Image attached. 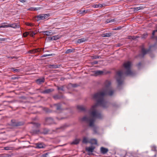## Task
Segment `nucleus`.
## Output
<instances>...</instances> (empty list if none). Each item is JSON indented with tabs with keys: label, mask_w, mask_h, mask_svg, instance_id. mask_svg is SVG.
<instances>
[{
	"label": "nucleus",
	"mask_w": 157,
	"mask_h": 157,
	"mask_svg": "<svg viewBox=\"0 0 157 157\" xmlns=\"http://www.w3.org/2000/svg\"><path fill=\"white\" fill-rule=\"evenodd\" d=\"M90 126H92L93 125L92 124V120L91 119H90Z\"/></svg>",
	"instance_id": "nucleus-30"
},
{
	"label": "nucleus",
	"mask_w": 157,
	"mask_h": 157,
	"mask_svg": "<svg viewBox=\"0 0 157 157\" xmlns=\"http://www.w3.org/2000/svg\"><path fill=\"white\" fill-rule=\"evenodd\" d=\"M99 6H100L99 4L94 5H93L92 7H93L96 8H98V7H99Z\"/></svg>",
	"instance_id": "nucleus-23"
},
{
	"label": "nucleus",
	"mask_w": 157,
	"mask_h": 157,
	"mask_svg": "<svg viewBox=\"0 0 157 157\" xmlns=\"http://www.w3.org/2000/svg\"><path fill=\"white\" fill-rule=\"evenodd\" d=\"M52 55V54H45L43 55L41 57H46L48 56H50Z\"/></svg>",
	"instance_id": "nucleus-24"
},
{
	"label": "nucleus",
	"mask_w": 157,
	"mask_h": 157,
	"mask_svg": "<svg viewBox=\"0 0 157 157\" xmlns=\"http://www.w3.org/2000/svg\"><path fill=\"white\" fill-rule=\"evenodd\" d=\"M7 23H6L4 22L3 23L1 24V25L0 26V28H8V27H10V25H9V24H8L7 25H6Z\"/></svg>",
	"instance_id": "nucleus-10"
},
{
	"label": "nucleus",
	"mask_w": 157,
	"mask_h": 157,
	"mask_svg": "<svg viewBox=\"0 0 157 157\" xmlns=\"http://www.w3.org/2000/svg\"><path fill=\"white\" fill-rule=\"evenodd\" d=\"M29 35L33 37L36 34V33L33 31H30L29 32Z\"/></svg>",
	"instance_id": "nucleus-20"
},
{
	"label": "nucleus",
	"mask_w": 157,
	"mask_h": 157,
	"mask_svg": "<svg viewBox=\"0 0 157 157\" xmlns=\"http://www.w3.org/2000/svg\"><path fill=\"white\" fill-rule=\"evenodd\" d=\"M43 33L44 35L47 36L51 35L54 34V33L52 32V31H45L43 32Z\"/></svg>",
	"instance_id": "nucleus-7"
},
{
	"label": "nucleus",
	"mask_w": 157,
	"mask_h": 157,
	"mask_svg": "<svg viewBox=\"0 0 157 157\" xmlns=\"http://www.w3.org/2000/svg\"><path fill=\"white\" fill-rule=\"evenodd\" d=\"M128 156L130 157V156L128 155Z\"/></svg>",
	"instance_id": "nucleus-46"
},
{
	"label": "nucleus",
	"mask_w": 157,
	"mask_h": 157,
	"mask_svg": "<svg viewBox=\"0 0 157 157\" xmlns=\"http://www.w3.org/2000/svg\"><path fill=\"white\" fill-rule=\"evenodd\" d=\"M5 149L6 150H9V147H5Z\"/></svg>",
	"instance_id": "nucleus-36"
},
{
	"label": "nucleus",
	"mask_w": 157,
	"mask_h": 157,
	"mask_svg": "<svg viewBox=\"0 0 157 157\" xmlns=\"http://www.w3.org/2000/svg\"><path fill=\"white\" fill-rule=\"evenodd\" d=\"M21 2H25V1L24 0H22L21 1Z\"/></svg>",
	"instance_id": "nucleus-38"
},
{
	"label": "nucleus",
	"mask_w": 157,
	"mask_h": 157,
	"mask_svg": "<svg viewBox=\"0 0 157 157\" xmlns=\"http://www.w3.org/2000/svg\"><path fill=\"white\" fill-rule=\"evenodd\" d=\"M111 33H106L102 34L101 36L103 37H109L111 36Z\"/></svg>",
	"instance_id": "nucleus-15"
},
{
	"label": "nucleus",
	"mask_w": 157,
	"mask_h": 157,
	"mask_svg": "<svg viewBox=\"0 0 157 157\" xmlns=\"http://www.w3.org/2000/svg\"><path fill=\"white\" fill-rule=\"evenodd\" d=\"M113 93V92L112 91H110L109 93V95H111Z\"/></svg>",
	"instance_id": "nucleus-34"
},
{
	"label": "nucleus",
	"mask_w": 157,
	"mask_h": 157,
	"mask_svg": "<svg viewBox=\"0 0 157 157\" xmlns=\"http://www.w3.org/2000/svg\"><path fill=\"white\" fill-rule=\"evenodd\" d=\"M117 75L120 76L121 75V73L120 72H118L117 74Z\"/></svg>",
	"instance_id": "nucleus-37"
},
{
	"label": "nucleus",
	"mask_w": 157,
	"mask_h": 157,
	"mask_svg": "<svg viewBox=\"0 0 157 157\" xmlns=\"http://www.w3.org/2000/svg\"><path fill=\"white\" fill-rule=\"evenodd\" d=\"M34 8L35 9V10H38L40 9V8Z\"/></svg>",
	"instance_id": "nucleus-35"
},
{
	"label": "nucleus",
	"mask_w": 157,
	"mask_h": 157,
	"mask_svg": "<svg viewBox=\"0 0 157 157\" xmlns=\"http://www.w3.org/2000/svg\"><path fill=\"white\" fill-rule=\"evenodd\" d=\"M118 81V83H119V81Z\"/></svg>",
	"instance_id": "nucleus-45"
},
{
	"label": "nucleus",
	"mask_w": 157,
	"mask_h": 157,
	"mask_svg": "<svg viewBox=\"0 0 157 157\" xmlns=\"http://www.w3.org/2000/svg\"><path fill=\"white\" fill-rule=\"evenodd\" d=\"M92 144H97V142L96 140L94 139H91L90 142Z\"/></svg>",
	"instance_id": "nucleus-13"
},
{
	"label": "nucleus",
	"mask_w": 157,
	"mask_h": 157,
	"mask_svg": "<svg viewBox=\"0 0 157 157\" xmlns=\"http://www.w3.org/2000/svg\"><path fill=\"white\" fill-rule=\"evenodd\" d=\"M95 147L94 146H91L90 147H89L86 148V150L88 152L89 155L92 153L95 149Z\"/></svg>",
	"instance_id": "nucleus-4"
},
{
	"label": "nucleus",
	"mask_w": 157,
	"mask_h": 157,
	"mask_svg": "<svg viewBox=\"0 0 157 157\" xmlns=\"http://www.w3.org/2000/svg\"><path fill=\"white\" fill-rule=\"evenodd\" d=\"M34 8H29V10H31V11H35V9Z\"/></svg>",
	"instance_id": "nucleus-31"
},
{
	"label": "nucleus",
	"mask_w": 157,
	"mask_h": 157,
	"mask_svg": "<svg viewBox=\"0 0 157 157\" xmlns=\"http://www.w3.org/2000/svg\"><path fill=\"white\" fill-rule=\"evenodd\" d=\"M103 72L102 71H98L95 72V74L96 75H101L103 73Z\"/></svg>",
	"instance_id": "nucleus-16"
},
{
	"label": "nucleus",
	"mask_w": 157,
	"mask_h": 157,
	"mask_svg": "<svg viewBox=\"0 0 157 157\" xmlns=\"http://www.w3.org/2000/svg\"><path fill=\"white\" fill-rule=\"evenodd\" d=\"M48 155L47 154H45L42 155L41 157H47Z\"/></svg>",
	"instance_id": "nucleus-29"
},
{
	"label": "nucleus",
	"mask_w": 157,
	"mask_h": 157,
	"mask_svg": "<svg viewBox=\"0 0 157 157\" xmlns=\"http://www.w3.org/2000/svg\"><path fill=\"white\" fill-rule=\"evenodd\" d=\"M29 34V33L27 32L24 33L23 34V35L24 37H26Z\"/></svg>",
	"instance_id": "nucleus-25"
},
{
	"label": "nucleus",
	"mask_w": 157,
	"mask_h": 157,
	"mask_svg": "<svg viewBox=\"0 0 157 157\" xmlns=\"http://www.w3.org/2000/svg\"><path fill=\"white\" fill-rule=\"evenodd\" d=\"M13 58H14V57H11V58L12 59H13Z\"/></svg>",
	"instance_id": "nucleus-43"
},
{
	"label": "nucleus",
	"mask_w": 157,
	"mask_h": 157,
	"mask_svg": "<svg viewBox=\"0 0 157 157\" xmlns=\"http://www.w3.org/2000/svg\"><path fill=\"white\" fill-rule=\"evenodd\" d=\"M157 30H154V31H153V32L152 33V35H153V36H154L155 35V33L156 32H157Z\"/></svg>",
	"instance_id": "nucleus-33"
},
{
	"label": "nucleus",
	"mask_w": 157,
	"mask_h": 157,
	"mask_svg": "<svg viewBox=\"0 0 157 157\" xmlns=\"http://www.w3.org/2000/svg\"><path fill=\"white\" fill-rule=\"evenodd\" d=\"M12 69L14 71H18V70L16 69H14L13 68H12Z\"/></svg>",
	"instance_id": "nucleus-32"
},
{
	"label": "nucleus",
	"mask_w": 157,
	"mask_h": 157,
	"mask_svg": "<svg viewBox=\"0 0 157 157\" xmlns=\"http://www.w3.org/2000/svg\"><path fill=\"white\" fill-rule=\"evenodd\" d=\"M80 140L79 139H76L73 141L72 143L71 144H78Z\"/></svg>",
	"instance_id": "nucleus-17"
},
{
	"label": "nucleus",
	"mask_w": 157,
	"mask_h": 157,
	"mask_svg": "<svg viewBox=\"0 0 157 157\" xmlns=\"http://www.w3.org/2000/svg\"><path fill=\"white\" fill-rule=\"evenodd\" d=\"M97 106V104H96L92 106L91 108L90 116L91 118L93 119H95L97 117L95 110Z\"/></svg>",
	"instance_id": "nucleus-1"
},
{
	"label": "nucleus",
	"mask_w": 157,
	"mask_h": 157,
	"mask_svg": "<svg viewBox=\"0 0 157 157\" xmlns=\"http://www.w3.org/2000/svg\"><path fill=\"white\" fill-rule=\"evenodd\" d=\"M9 25L10 26V27H12L14 29L19 28L20 27V25L18 23L9 24Z\"/></svg>",
	"instance_id": "nucleus-5"
},
{
	"label": "nucleus",
	"mask_w": 157,
	"mask_h": 157,
	"mask_svg": "<svg viewBox=\"0 0 157 157\" xmlns=\"http://www.w3.org/2000/svg\"><path fill=\"white\" fill-rule=\"evenodd\" d=\"M53 90L52 89H49L47 90L44 91V92L46 93H48Z\"/></svg>",
	"instance_id": "nucleus-22"
},
{
	"label": "nucleus",
	"mask_w": 157,
	"mask_h": 157,
	"mask_svg": "<svg viewBox=\"0 0 157 157\" xmlns=\"http://www.w3.org/2000/svg\"><path fill=\"white\" fill-rule=\"evenodd\" d=\"M48 39L49 40H54L53 39V36L48 37Z\"/></svg>",
	"instance_id": "nucleus-28"
},
{
	"label": "nucleus",
	"mask_w": 157,
	"mask_h": 157,
	"mask_svg": "<svg viewBox=\"0 0 157 157\" xmlns=\"http://www.w3.org/2000/svg\"><path fill=\"white\" fill-rule=\"evenodd\" d=\"M100 5V6H99V7H102L103 6V5L101 4H100L99 5Z\"/></svg>",
	"instance_id": "nucleus-40"
},
{
	"label": "nucleus",
	"mask_w": 157,
	"mask_h": 157,
	"mask_svg": "<svg viewBox=\"0 0 157 157\" xmlns=\"http://www.w3.org/2000/svg\"><path fill=\"white\" fill-rule=\"evenodd\" d=\"M73 50H74V49H73V50L71 49H67L65 52V53H69L71 52H73Z\"/></svg>",
	"instance_id": "nucleus-21"
},
{
	"label": "nucleus",
	"mask_w": 157,
	"mask_h": 157,
	"mask_svg": "<svg viewBox=\"0 0 157 157\" xmlns=\"http://www.w3.org/2000/svg\"><path fill=\"white\" fill-rule=\"evenodd\" d=\"M144 8V7L142 6H140L138 7H136L134 8V10L135 11H137L138 10H142Z\"/></svg>",
	"instance_id": "nucleus-14"
},
{
	"label": "nucleus",
	"mask_w": 157,
	"mask_h": 157,
	"mask_svg": "<svg viewBox=\"0 0 157 157\" xmlns=\"http://www.w3.org/2000/svg\"><path fill=\"white\" fill-rule=\"evenodd\" d=\"M86 40V39L85 38H81L78 40L77 42L78 43H81Z\"/></svg>",
	"instance_id": "nucleus-12"
},
{
	"label": "nucleus",
	"mask_w": 157,
	"mask_h": 157,
	"mask_svg": "<svg viewBox=\"0 0 157 157\" xmlns=\"http://www.w3.org/2000/svg\"><path fill=\"white\" fill-rule=\"evenodd\" d=\"M118 29V28H116L115 29H114V30H117V29Z\"/></svg>",
	"instance_id": "nucleus-42"
},
{
	"label": "nucleus",
	"mask_w": 157,
	"mask_h": 157,
	"mask_svg": "<svg viewBox=\"0 0 157 157\" xmlns=\"http://www.w3.org/2000/svg\"><path fill=\"white\" fill-rule=\"evenodd\" d=\"M114 21V20H113V19H112V20H108L107 21V23H109V22H112Z\"/></svg>",
	"instance_id": "nucleus-27"
},
{
	"label": "nucleus",
	"mask_w": 157,
	"mask_h": 157,
	"mask_svg": "<svg viewBox=\"0 0 157 157\" xmlns=\"http://www.w3.org/2000/svg\"><path fill=\"white\" fill-rule=\"evenodd\" d=\"M109 150L107 148H105L103 147H101L100 148V151L101 153L103 154L106 153Z\"/></svg>",
	"instance_id": "nucleus-6"
},
{
	"label": "nucleus",
	"mask_w": 157,
	"mask_h": 157,
	"mask_svg": "<svg viewBox=\"0 0 157 157\" xmlns=\"http://www.w3.org/2000/svg\"><path fill=\"white\" fill-rule=\"evenodd\" d=\"M3 40L2 39L0 38V40Z\"/></svg>",
	"instance_id": "nucleus-41"
},
{
	"label": "nucleus",
	"mask_w": 157,
	"mask_h": 157,
	"mask_svg": "<svg viewBox=\"0 0 157 157\" xmlns=\"http://www.w3.org/2000/svg\"><path fill=\"white\" fill-rule=\"evenodd\" d=\"M60 37V36L58 35H56L53 36V39L54 40H56L59 39Z\"/></svg>",
	"instance_id": "nucleus-18"
},
{
	"label": "nucleus",
	"mask_w": 157,
	"mask_h": 157,
	"mask_svg": "<svg viewBox=\"0 0 157 157\" xmlns=\"http://www.w3.org/2000/svg\"><path fill=\"white\" fill-rule=\"evenodd\" d=\"M88 142V139L86 137H84L82 140V142L84 143H87Z\"/></svg>",
	"instance_id": "nucleus-19"
},
{
	"label": "nucleus",
	"mask_w": 157,
	"mask_h": 157,
	"mask_svg": "<svg viewBox=\"0 0 157 157\" xmlns=\"http://www.w3.org/2000/svg\"><path fill=\"white\" fill-rule=\"evenodd\" d=\"M37 52H39V51L38 50H37ZM35 52H37L36 50Z\"/></svg>",
	"instance_id": "nucleus-44"
},
{
	"label": "nucleus",
	"mask_w": 157,
	"mask_h": 157,
	"mask_svg": "<svg viewBox=\"0 0 157 157\" xmlns=\"http://www.w3.org/2000/svg\"><path fill=\"white\" fill-rule=\"evenodd\" d=\"M49 16V15L48 14H39L36 16V18H37V21L41 20H44L45 19L47 18Z\"/></svg>",
	"instance_id": "nucleus-2"
},
{
	"label": "nucleus",
	"mask_w": 157,
	"mask_h": 157,
	"mask_svg": "<svg viewBox=\"0 0 157 157\" xmlns=\"http://www.w3.org/2000/svg\"><path fill=\"white\" fill-rule=\"evenodd\" d=\"M131 65V63L130 62H128L124 63V66L126 69L129 70Z\"/></svg>",
	"instance_id": "nucleus-8"
},
{
	"label": "nucleus",
	"mask_w": 157,
	"mask_h": 157,
	"mask_svg": "<svg viewBox=\"0 0 157 157\" xmlns=\"http://www.w3.org/2000/svg\"><path fill=\"white\" fill-rule=\"evenodd\" d=\"M26 25H27L28 26H32L33 25L32 23H26Z\"/></svg>",
	"instance_id": "nucleus-26"
},
{
	"label": "nucleus",
	"mask_w": 157,
	"mask_h": 157,
	"mask_svg": "<svg viewBox=\"0 0 157 157\" xmlns=\"http://www.w3.org/2000/svg\"><path fill=\"white\" fill-rule=\"evenodd\" d=\"M45 145L43 144L40 143L36 144V147L38 148H42L45 147Z\"/></svg>",
	"instance_id": "nucleus-9"
},
{
	"label": "nucleus",
	"mask_w": 157,
	"mask_h": 157,
	"mask_svg": "<svg viewBox=\"0 0 157 157\" xmlns=\"http://www.w3.org/2000/svg\"><path fill=\"white\" fill-rule=\"evenodd\" d=\"M105 94V93L104 92H101L100 93H97V94H95L94 95L93 97V98L95 99L97 98H100Z\"/></svg>",
	"instance_id": "nucleus-3"
},
{
	"label": "nucleus",
	"mask_w": 157,
	"mask_h": 157,
	"mask_svg": "<svg viewBox=\"0 0 157 157\" xmlns=\"http://www.w3.org/2000/svg\"><path fill=\"white\" fill-rule=\"evenodd\" d=\"M130 72V71H128L127 72V74H130V73H129V72Z\"/></svg>",
	"instance_id": "nucleus-39"
},
{
	"label": "nucleus",
	"mask_w": 157,
	"mask_h": 157,
	"mask_svg": "<svg viewBox=\"0 0 157 157\" xmlns=\"http://www.w3.org/2000/svg\"><path fill=\"white\" fill-rule=\"evenodd\" d=\"M44 78H42L37 80L36 82L38 84H40L44 82Z\"/></svg>",
	"instance_id": "nucleus-11"
}]
</instances>
